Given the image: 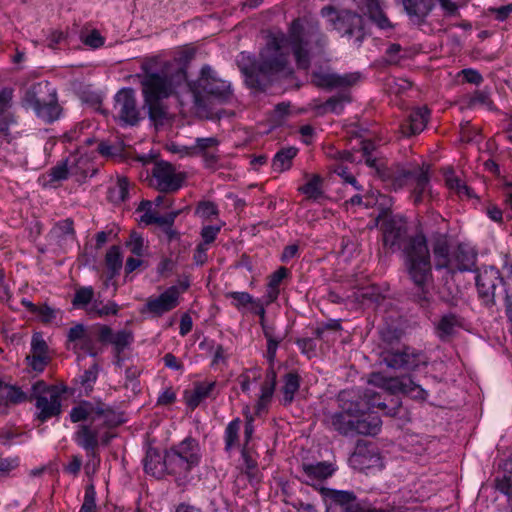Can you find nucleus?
I'll use <instances>...</instances> for the list:
<instances>
[{"label": "nucleus", "mask_w": 512, "mask_h": 512, "mask_svg": "<svg viewBox=\"0 0 512 512\" xmlns=\"http://www.w3.org/2000/svg\"><path fill=\"white\" fill-rule=\"evenodd\" d=\"M73 423L88 421L78 426L75 443L84 449L89 457L97 455L99 444L108 445L115 437L112 428L123 422L122 415L103 402L81 401L69 413Z\"/></svg>", "instance_id": "4"}, {"label": "nucleus", "mask_w": 512, "mask_h": 512, "mask_svg": "<svg viewBox=\"0 0 512 512\" xmlns=\"http://www.w3.org/2000/svg\"><path fill=\"white\" fill-rule=\"evenodd\" d=\"M114 99V109L119 119L127 125L137 124L140 117L134 90L123 88L117 92Z\"/></svg>", "instance_id": "14"}, {"label": "nucleus", "mask_w": 512, "mask_h": 512, "mask_svg": "<svg viewBox=\"0 0 512 512\" xmlns=\"http://www.w3.org/2000/svg\"><path fill=\"white\" fill-rule=\"evenodd\" d=\"M301 385V377L295 372L291 371L286 373L282 378V385L279 389V402L283 406H290L296 393L299 391Z\"/></svg>", "instance_id": "26"}, {"label": "nucleus", "mask_w": 512, "mask_h": 512, "mask_svg": "<svg viewBox=\"0 0 512 512\" xmlns=\"http://www.w3.org/2000/svg\"><path fill=\"white\" fill-rule=\"evenodd\" d=\"M151 205V202L148 200L141 202L139 210H145L144 215L141 217L142 222L148 225L157 224L162 230L174 225L175 219L180 214V210L172 211L165 215H158L156 212L151 211Z\"/></svg>", "instance_id": "29"}, {"label": "nucleus", "mask_w": 512, "mask_h": 512, "mask_svg": "<svg viewBox=\"0 0 512 512\" xmlns=\"http://www.w3.org/2000/svg\"><path fill=\"white\" fill-rule=\"evenodd\" d=\"M30 393L23 391L16 385L4 383L0 379V404L17 405L29 401Z\"/></svg>", "instance_id": "33"}, {"label": "nucleus", "mask_w": 512, "mask_h": 512, "mask_svg": "<svg viewBox=\"0 0 512 512\" xmlns=\"http://www.w3.org/2000/svg\"><path fill=\"white\" fill-rule=\"evenodd\" d=\"M185 181V174L176 171L169 162L157 161L151 169L150 186L164 193L178 191Z\"/></svg>", "instance_id": "10"}, {"label": "nucleus", "mask_w": 512, "mask_h": 512, "mask_svg": "<svg viewBox=\"0 0 512 512\" xmlns=\"http://www.w3.org/2000/svg\"><path fill=\"white\" fill-rule=\"evenodd\" d=\"M433 254L436 270L446 269L449 272L452 262L449 243L446 236H440L433 244Z\"/></svg>", "instance_id": "32"}, {"label": "nucleus", "mask_w": 512, "mask_h": 512, "mask_svg": "<svg viewBox=\"0 0 512 512\" xmlns=\"http://www.w3.org/2000/svg\"><path fill=\"white\" fill-rule=\"evenodd\" d=\"M370 383L383 387L391 394L395 393H402L407 396L412 391V387L416 384V382L411 378V376H402V377H395V378H384L379 373H374L371 376Z\"/></svg>", "instance_id": "20"}, {"label": "nucleus", "mask_w": 512, "mask_h": 512, "mask_svg": "<svg viewBox=\"0 0 512 512\" xmlns=\"http://www.w3.org/2000/svg\"><path fill=\"white\" fill-rule=\"evenodd\" d=\"M351 102V96L349 93H339L335 96L330 97L326 100L323 107L336 115L342 114L344 111L345 104Z\"/></svg>", "instance_id": "46"}, {"label": "nucleus", "mask_w": 512, "mask_h": 512, "mask_svg": "<svg viewBox=\"0 0 512 512\" xmlns=\"http://www.w3.org/2000/svg\"><path fill=\"white\" fill-rule=\"evenodd\" d=\"M322 178L319 175H313L303 186L299 188V191L310 200L320 199L324 192L322 189Z\"/></svg>", "instance_id": "43"}, {"label": "nucleus", "mask_w": 512, "mask_h": 512, "mask_svg": "<svg viewBox=\"0 0 512 512\" xmlns=\"http://www.w3.org/2000/svg\"><path fill=\"white\" fill-rule=\"evenodd\" d=\"M31 354L48 355V345L40 333H34L32 336Z\"/></svg>", "instance_id": "58"}, {"label": "nucleus", "mask_w": 512, "mask_h": 512, "mask_svg": "<svg viewBox=\"0 0 512 512\" xmlns=\"http://www.w3.org/2000/svg\"><path fill=\"white\" fill-rule=\"evenodd\" d=\"M312 82L319 88L332 90L336 88L350 87L358 82L360 74L345 73L337 74L334 72L318 70L312 73Z\"/></svg>", "instance_id": "15"}, {"label": "nucleus", "mask_w": 512, "mask_h": 512, "mask_svg": "<svg viewBox=\"0 0 512 512\" xmlns=\"http://www.w3.org/2000/svg\"><path fill=\"white\" fill-rule=\"evenodd\" d=\"M119 310L120 307L115 301L109 300L103 303V301L95 299L88 308V315L92 318H103L117 315Z\"/></svg>", "instance_id": "38"}, {"label": "nucleus", "mask_w": 512, "mask_h": 512, "mask_svg": "<svg viewBox=\"0 0 512 512\" xmlns=\"http://www.w3.org/2000/svg\"><path fill=\"white\" fill-rule=\"evenodd\" d=\"M401 2L410 19L418 25L425 21L436 4V0H401Z\"/></svg>", "instance_id": "27"}, {"label": "nucleus", "mask_w": 512, "mask_h": 512, "mask_svg": "<svg viewBox=\"0 0 512 512\" xmlns=\"http://www.w3.org/2000/svg\"><path fill=\"white\" fill-rule=\"evenodd\" d=\"M298 149L295 147H286L280 149L274 156L272 167L274 171L283 172L290 169L292 160L296 157Z\"/></svg>", "instance_id": "39"}, {"label": "nucleus", "mask_w": 512, "mask_h": 512, "mask_svg": "<svg viewBox=\"0 0 512 512\" xmlns=\"http://www.w3.org/2000/svg\"><path fill=\"white\" fill-rule=\"evenodd\" d=\"M352 205H364L366 208L379 206L381 215L386 214L392 206V199L380 192L371 191L364 196L356 194L349 200Z\"/></svg>", "instance_id": "28"}, {"label": "nucleus", "mask_w": 512, "mask_h": 512, "mask_svg": "<svg viewBox=\"0 0 512 512\" xmlns=\"http://www.w3.org/2000/svg\"><path fill=\"white\" fill-rule=\"evenodd\" d=\"M29 401L35 402L34 416L40 423H45L53 417H59L62 413V398L59 389L56 386L47 385L42 380L32 384Z\"/></svg>", "instance_id": "7"}, {"label": "nucleus", "mask_w": 512, "mask_h": 512, "mask_svg": "<svg viewBox=\"0 0 512 512\" xmlns=\"http://www.w3.org/2000/svg\"><path fill=\"white\" fill-rule=\"evenodd\" d=\"M290 272L286 267H279L269 276L268 284L271 287L279 288L281 282L289 276Z\"/></svg>", "instance_id": "63"}, {"label": "nucleus", "mask_w": 512, "mask_h": 512, "mask_svg": "<svg viewBox=\"0 0 512 512\" xmlns=\"http://www.w3.org/2000/svg\"><path fill=\"white\" fill-rule=\"evenodd\" d=\"M142 93L144 104L148 108L150 119L157 121L165 118L164 99L178 96L187 90L198 109L206 108L204 95L220 102H227L232 97L231 84L220 79L208 65L201 68L200 76L195 82H188L187 72L176 61L146 60L141 65Z\"/></svg>", "instance_id": "2"}, {"label": "nucleus", "mask_w": 512, "mask_h": 512, "mask_svg": "<svg viewBox=\"0 0 512 512\" xmlns=\"http://www.w3.org/2000/svg\"><path fill=\"white\" fill-rule=\"evenodd\" d=\"M79 512H97L96 490L93 484L86 486L83 503Z\"/></svg>", "instance_id": "53"}, {"label": "nucleus", "mask_w": 512, "mask_h": 512, "mask_svg": "<svg viewBox=\"0 0 512 512\" xmlns=\"http://www.w3.org/2000/svg\"><path fill=\"white\" fill-rule=\"evenodd\" d=\"M129 194V182L127 178H118L117 182L109 187L108 199L114 204L124 202L128 198Z\"/></svg>", "instance_id": "42"}, {"label": "nucleus", "mask_w": 512, "mask_h": 512, "mask_svg": "<svg viewBox=\"0 0 512 512\" xmlns=\"http://www.w3.org/2000/svg\"><path fill=\"white\" fill-rule=\"evenodd\" d=\"M477 260L476 250L466 243H460L452 253L449 273L473 271Z\"/></svg>", "instance_id": "16"}, {"label": "nucleus", "mask_w": 512, "mask_h": 512, "mask_svg": "<svg viewBox=\"0 0 512 512\" xmlns=\"http://www.w3.org/2000/svg\"><path fill=\"white\" fill-rule=\"evenodd\" d=\"M333 171L342 178L344 183L350 184L357 191L362 190V186L358 183L355 176L349 171L348 167L343 164H338L334 167Z\"/></svg>", "instance_id": "54"}, {"label": "nucleus", "mask_w": 512, "mask_h": 512, "mask_svg": "<svg viewBox=\"0 0 512 512\" xmlns=\"http://www.w3.org/2000/svg\"><path fill=\"white\" fill-rule=\"evenodd\" d=\"M367 15L380 30H393L394 24L382 10L379 0H366Z\"/></svg>", "instance_id": "35"}, {"label": "nucleus", "mask_w": 512, "mask_h": 512, "mask_svg": "<svg viewBox=\"0 0 512 512\" xmlns=\"http://www.w3.org/2000/svg\"><path fill=\"white\" fill-rule=\"evenodd\" d=\"M327 45L328 37L322 32L318 21L295 19L287 35L279 31L267 36L258 60L242 52L238 63L247 84L253 89L265 91L276 76L292 74L289 47L297 67L308 70L312 58L322 55Z\"/></svg>", "instance_id": "1"}, {"label": "nucleus", "mask_w": 512, "mask_h": 512, "mask_svg": "<svg viewBox=\"0 0 512 512\" xmlns=\"http://www.w3.org/2000/svg\"><path fill=\"white\" fill-rule=\"evenodd\" d=\"M216 381H200L194 384L192 390H186L184 392V400L187 406L194 410L197 408L205 399L216 398L218 392H216Z\"/></svg>", "instance_id": "19"}, {"label": "nucleus", "mask_w": 512, "mask_h": 512, "mask_svg": "<svg viewBox=\"0 0 512 512\" xmlns=\"http://www.w3.org/2000/svg\"><path fill=\"white\" fill-rule=\"evenodd\" d=\"M13 90L11 88H3L0 90V138L7 143L12 141L10 134V126L16 124V118L9 111L12 106Z\"/></svg>", "instance_id": "17"}, {"label": "nucleus", "mask_w": 512, "mask_h": 512, "mask_svg": "<svg viewBox=\"0 0 512 512\" xmlns=\"http://www.w3.org/2000/svg\"><path fill=\"white\" fill-rule=\"evenodd\" d=\"M389 402L386 398H382L377 392L367 389L362 396L355 398L357 404L361 405L362 412H369L370 410L377 408L387 416H396L401 407V401L399 398L394 397L391 393L387 395Z\"/></svg>", "instance_id": "12"}, {"label": "nucleus", "mask_w": 512, "mask_h": 512, "mask_svg": "<svg viewBox=\"0 0 512 512\" xmlns=\"http://www.w3.org/2000/svg\"><path fill=\"white\" fill-rule=\"evenodd\" d=\"M54 88L48 81L38 82L31 85L25 93L24 103L27 107L35 109L39 107L47 95H53Z\"/></svg>", "instance_id": "30"}, {"label": "nucleus", "mask_w": 512, "mask_h": 512, "mask_svg": "<svg viewBox=\"0 0 512 512\" xmlns=\"http://www.w3.org/2000/svg\"><path fill=\"white\" fill-rule=\"evenodd\" d=\"M502 281L500 272L494 267L485 268L476 276V286L479 296L486 301H493L495 290Z\"/></svg>", "instance_id": "18"}, {"label": "nucleus", "mask_w": 512, "mask_h": 512, "mask_svg": "<svg viewBox=\"0 0 512 512\" xmlns=\"http://www.w3.org/2000/svg\"><path fill=\"white\" fill-rule=\"evenodd\" d=\"M34 112L39 118L49 123L59 118L61 109L57 101V92L55 88L54 94L47 95Z\"/></svg>", "instance_id": "34"}, {"label": "nucleus", "mask_w": 512, "mask_h": 512, "mask_svg": "<svg viewBox=\"0 0 512 512\" xmlns=\"http://www.w3.org/2000/svg\"><path fill=\"white\" fill-rule=\"evenodd\" d=\"M165 451L168 475L174 478L177 486L185 487L193 480L192 470L201 462L199 442L188 436Z\"/></svg>", "instance_id": "5"}, {"label": "nucleus", "mask_w": 512, "mask_h": 512, "mask_svg": "<svg viewBox=\"0 0 512 512\" xmlns=\"http://www.w3.org/2000/svg\"><path fill=\"white\" fill-rule=\"evenodd\" d=\"M99 373V365L94 363L86 369L79 377L81 386L85 391H91Z\"/></svg>", "instance_id": "51"}, {"label": "nucleus", "mask_w": 512, "mask_h": 512, "mask_svg": "<svg viewBox=\"0 0 512 512\" xmlns=\"http://www.w3.org/2000/svg\"><path fill=\"white\" fill-rule=\"evenodd\" d=\"M74 223L73 220L70 218H66L64 220H61L57 222L53 228V232L58 237H67V236H73L74 235Z\"/></svg>", "instance_id": "57"}, {"label": "nucleus", "mask_w": 512, "mask_h": 512, "mask_svg": "<svg viewBox=\"0 0 512 512\" xmlns=\"http://www.w3.org/2000/svg\"><path fill=\"white\" fill-rule=\"evenodd\" d=\"M275 387L273 383H266L263 382L261 385V393L259 396V399L255 406V413L257 415H260L261 413L265 412L267 410V407L269 403L272 400V397L275 392Z\"/></svg>", "instance_id": "47"}, {"label": "nucleus", "mask_w": 512, "mask_h": 512, "mask_svg": "<svg viewBox=\"0 0 512 512\" xmlns=\"http://www.w3.org/2000/svg\"><path fill=\"white\" fill-rule=\"evenodd\" d=\"M459 326L458 317L453 313L443 315L435 326L436 335L442 341L450 338Z\"/></svg>", "instance_id": "37"}, {"label": "nucleus", "mask_w": 512, "mask_h": 512, "mask_svg": "<svg viewBox=\"0 0 512 512\" xmlns=\"http://www.w3.org/2000/svg\"><path fill=\"white\" fill-rule=\"evenodd\" d=\"M29 366L37 372H42L47 366L50 358L48 355L31 354L27 356Z\"/></svg>", "instance_id": "60"}, {"label": "nucleus", "mask_w": 512, "mask_h": 512, "mask_svg": "<svg viewBox=\"0 0 512 512\" xmlns=\"http://www.w3.org/2000/svg\"><path fill=\"white\" fill-rule=\"evenodd\" d=\"M459 75L463 77V80L467 83L480 85L483 82V76L479 71L473 68H466L460 71Z\"/></svg>", "instance_id": "62"}, {"label": "nucleus", "mask_w": 512, "mask_h": 512, "mask_svg": "<svg viewBox=\"0 0 512 512\" xmlns=\"http://www.w3.org/2000/svg\"><path fill=\"white\" fill-rule=\"evenodd\" d=\"M340 409L326 415L325 423L331 430L343 436H353V426L358 413L362 412L361 405L357 404L350 394L341 392L339 394Z\"/></svg>", "instance_id": "9"}, {"label": "nucleus", "mask_w": 512, "mask_h": 512, "mask_svg": "<svg viewBox=\"0 0 512 512\" xmlns=\"http://www.w3.org/2000/svg\"><path fill=\"white\" fill-rule=\"evenodd\" d=\"M430 118V110L427 107H417L413 109L405 123L401 125L404 135L412 136L421 133Z\"/></svg>", "instance_id": "24"}, {"label": "nucleus", "mask_w": 512, "mask_h": 512, "mask_svg": "<svg viewBox=\"0 0 512 512\" xmlns=\"http://www.w3.org/2000/svg\"><path fill=\"white\" fill-rule=\"evenodd\" d=\"M180 290L177 286H170L159 296L149 297L145 303L143 312L153 317H160L175 309L180 301Z\"/></svg>", "instance_id": "13"}, {"label": "nucleus", "mask_w": 512, "mask_h": 512, "mask_svg": "<svg viewBox=\"0 0 512 512\" xmlns=\"http://www.w3.org/2000/svg\"><path fill=\"white\" fill-rule=\"evenodd\" d=\"M130 252L138 257L143 255L144 240L137 234H132L130 240L126 243Z\"/></svg>", "instance_id": "61"}, {"label": "nucleus", "mask_w": 512, "mask_h": 512, "mask_svg": "<svg viewBox=\"0 0 512 512\" xmlns=\"http://www.w3.org/2000/svg\"><path fill=\"white\" fill-rule=\"evenodd\" d=\"M411 180L415 183L412 192L413 200L415 204H419L422 201L423 195L429 186L428 167L417 166L413 168Z\"/></svg>", "instance_id": "36"}, {"label": "nucleus", "mask_w": 512, "mask_h": 512, "mask_svg": "<svg viewBox=\"0 0 512 512\" xmlns=\"http://www.w3.org/2000/svg\"><path fill=\"white\" fill-rule=\"evenodd\" d=\"M303 482L315 487L318 491L320 487L314 485V481H322L331 477L335 472V467L329 462H317L315 464H303Z\"/></svg>", "instance_id": "23"}, {"label": "nucleus", "mask_w": 512, "mask_h": 512, "mask_svg": "<svg viewBox=\"0 0 512 512\" xmlns=\"http://www.w3.org/2000/svg\"><path fill=\"white\" fill-rule=\"evenodd\" d=\"M413 169L396 167L395 169H383L381 177L387 186L397 191L408 184L412 179Z\"/></svg>", "instance_id": "31"}, {"label": "nucleus", "mask_w": 512, "mask_h": 512, "mask_svg": "<svg viewBox=\"0 0 512 512\" xmlns=\"http://www.w3.org/2000/svg\"><path fill=\"white\" fill-rule=\"evenodd\" d=\"M134 341L132 331L123 329L116 332L111 339V344L114 346L116 353L121 354L127 347H129Z\"/></svg>", "instance_id": "49"}, {"label": "nucleus", "mask_w": 512, "mask_h": 512, "mask_svg": "<svg viewBox=\"0 0 512 512\" xmlns=\"http://www.w3.org/2000/svg\"><path fill=\"white\" fill-rule=\"evenodd\" d=\"M382 426V421L378 415L368 412H360L354 421L353 436L354 435H377Z\"/></svg>", "instance_id": "25"}, {"label": "nucleus", "mask_w": 512, "mask_h": 512, "mask_svg": "<svg viewBox=\"0 0 512 512\" xmlns=\"http://www.w3.org/2000/svg\"><path fill=\"white\" fill-rule=\"evenodd\" d=\"M144 471L157 478L161 479L168 475V465L166 464V452L161 455L160 451L154 447H148L145 457L143 459Z\"/></svg>", "instance_id": "21"}, {"label": "nucleus", "mask_w": 512, "mask_h": 512, "mask_svg": "<svg viewBox=\"0 0 512 512\" xmlns=\"http://www.w3.org/2000/svg\"><path fill=\"white\" fill-rule=\"evenodd\" d=\"M227 299H231L232 306L238 311H243L245 308L254 303V298L248 292L229 291L225 293Z\"/></svg>", "instance_id": "50"}, {"label": "nucleus", "mask_w": 512, "mask_h": 512, "mask_svg": "<svg viewBox=\"0 0 512 512\" xmlns=\"http://www.w3.org/2000/svg\"><path fill=\"white\" fill-rule=\"evenodd\" d=\"M71 349L74 353H84L91 357H96L98 355V351L95 347V343L92 337L88 334L84 337L80 342L74 344Z\"/></svg>", "instance_id": "52"}, {"label": "nucleus", "mask_w": 512, "mask_h": 512, "mask_svg": "<svg viewBox=\"0 0 512 512\" xmlns=\"http://www.w3.org/2000/svg\"><path fill=\"white\" fill-rule=\"evenodd\" d=\"M381 231L384 247L392 252H402L406 271L418 290L416 302L422 308L429 307L432 295L427 283L432 278V267L426 237L423 234L409 236L406 222L401 217L386 218Z\"/></svg>", "instance_id": "3"}, {"label": "nucleus", "mask_w": 512, "mask_h": 512, "mask_svg": "<svg viewBox=\"0 0 512 512\" xmlns=\"http://www.w3.org/2000/svg\"><path fill=\"white\" fill-rule=\"evenodd\" d=\"M105 264L110 272V278L116 276L122 268V254L119 246H112L105 256Z\"/></svg>", "instance_id": "45"}, {"label": "nucleus", "mask_w": 512, "mask_h": 512, "mask_svg": "<svg viewBox=\"0 0 512 512\" xmlns=\"http://www.w3.org/2000/svg\"><path fill=\"white\" fill-rule=\"evenodd\" d=\"M319 493L326 512H398L395 508L382 509L359 500L353 491L320 487Z\"/></svg>", "instance_id": "6"}, {"label": "nucleus", "mask_w": 512, "mask_h": 512, "mask_svg": "<svg viewBox=\"0 0 512 512\" xmlns=\"http://www.w3.org/2000/svg\"><path fill=\"white\" fill-rule=\"evenodd\" d=\"M496 489L508 498H512V476L501 473L495 479Z\"/></svg>", "instance_id": "56"}, {"label": "nucleus", "mask_w": 512, "mask_h": 512, "mask_svg": "<svg viewBox=\"0 0 512 512\" xmlns=\"http://www.w3.org/2000/svg\"><path fill=\"white\" fill-rule=\"evenodd\" d=\"M85 45L97 49L104 44V38L97 30H92L89 34L82 37Z\"/></svg>", "instance_id": "64"}, {"label": "nucleus", "mask_w": 512, "mask_h": 512, "mask_svg": "<svg viewBox=\"0 0 512 512\" xmlns=\"http://www.w3.org/2000/svg\"><path fill=\"white\" fill-rule=\"evenodd\" d=\"M323 18L342 36H355L359 45L366 37L364 17L348 9L337 10L333 6H324L320 10Z\"/></svg>", "instance_id": "8"}, {"label": "nucleus", "mask_w": 512, "mask_h": 512, "mask_svg": "<svg viewBox=\"0 0 512 512\" xmlns=\"http://www.w3.org/2000/svg\"><path fill=\"white\" fill-rule=\"evenodd\" d=\"M221 230L220 226H214V225H207L204 226L201 229L200 235L202 237L201 244H205L208 246L209 244L213 243L215 239L217 238V235L219 234Z\"/></svg>", "instance_id": "59"}, {"label": "nucleus", "mask_w": 512, "mask_h": 512, "mask_svg": "<svg viewBox=\"0 0 512 512\" xmlns=\"http://www.w3.org/2000/svg\"><path fill=\"white\" fill-rule=\"evenodd\" d=\"M95 292L92 286H82L76 289L72 305L76 309H84L88 313V308L92 304Z\"/></svg>", "instance_id": "40"}, {"label": "nucleus", "mask_w": 512, "mask_h": 512, "mask_svg": "<svg viewBox=\"0 0 512 512\" xmlns=\"http://www.w3.org/2000/svg\"><path fill=\"white\" fill-rule=\"evenodd\" d=\"M381 359L387 367L396 370H415L427 364L425 355L409 346L385 349L381 352Z\"/></svg>", "instance_id": "11"}, {"label": "nucleus", "mask_w": 512, "mask_h": 512, "mask_svg": "<svg viewBox=\"0 0 512 512\" xmlns=\"http://www.w3.org/2000/svg\"><path fill=\"white\" fill-rule=\"evenodd\" d=\"M350 463L360 470L382 466L379 452L375 448L370 449L366 446H357L350 457Z\"/></svg>", "instance_id": "22"}, {"label": "nucleus", "mask_w": 512, "mask_h": 512, "mask_svg": "<svg viewBox=\"0 0 512 512\" xmlns=\"http://www.w3.org/2000/svg\"><path fill=\"white\" fill-rule=\"evenodd\" d=\"M220 141L216 137H198L195 139L194 145L191 147H183L185 155H200L210 149H216Z\"/></svg>", "instance_id": "41"}, {"label": "nucleus", "mask_w": 512, "mask_h": 512, "mask_svg": "<svg viewBox=\"0 0 512 512\" xmlns=\"http://www.w3.org/2000/svg\"><path fill=\"white\" fill-rule=\"evenodd\" d=\"M466 105L468 108L473 109L476 107H486L488 110L493 109V102L490 95L485 90H477L467 98Z\"/></svg>", "instance_id": "48"}, {"label": "nucleus", "mask_w": 512, "mask_h": 512, "mask_svg": "<svg viewBox=\"0 0 512 512\" xmlns=\"http://www.w3.org/2000/svg\"><path fill=\"white\" fill-rule=\"evenodd\" d=\"M241 420L235 418L228 423L224 431L225 451L230 452L239 442Z\"/></svg>", "instance_id": "44"}, {"label": "nucleus", "mask_w": 512, "mask_h": 512, "mask_svg": "<svg viewBox=\"0 0 512 512\" xmlns=\"http://www.w3.org/2000/svg\"><path fill=\"white\" fill-rule=\"evenodd\" d=\"M87 335V330L83 324L72 326L67 333L68 348L71 349L74 344L80 342Z\"/></svg>", "instance_id": "55"}]
</instances>
